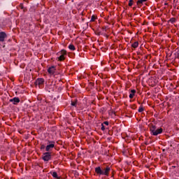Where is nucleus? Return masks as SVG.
Listing matches in <instances>:
<instances>
[{"label":"nucleus","mask_w":179,"mask_h":179,"mask_svg":"<svg viewBox=\"0 0 179 179\" xmlns=\"http://www.w3.org/2000/svg\"><path fill=\"white\" fill-rule=\"evenodd\" d=\"M110 171H111V168L108 166L105 169H103L101 166L95 168V173L97 176H106V177H108L110 176Z\"/></svg>","instance_id":"nucleus-1"},{"label":"nucleus","mask_w":179,"mask_h":179,"mask_svg":"<svg viewBox=\"0 0 179 179\" xmlns=\"http://www.w3.org/2000/svg\"><path fill=\"white\" fill-rule=\"evenodd\" d=\"M148 127H150V131L151 132V134L154 136H157V135H160V134H163V129L159 128L157 129V127L156 125L150 123Z\"/></svg>","instance_id":"nucleus-2"},{"label":"nucleus","mask_w":179,"mask_h":179,"mask_svg":"<svg viewBox=\"0 0 179 179\" xmlns=\"http://www.w3.org/2000/svg\"><path fill=\"white\" fill-rule=\"evenodd\" d=\"M110 30V28L108 26L103 27L102 31H100V29H97L95 32L96 36H101V34H106V33H108Z\"/></svg>","instance_id":"nucleus-3"},{"label":"nucleus","mask_w":179,"mask_h":179,"mask_svg":"<svg viewBox=\"0 0 179 179\" xmlns=\"http://www.w3.org/2000/svg\"><path fill=\"white\" fill-rule=\"evenodd\" d=\"M54 148H55V142L48 141V145L45 147V151L46 152H51V150H52V149H54Z\"/></svg>","instance_id":"nucleus-4"},{"label":"nucleus","mask_w":179,"mask_h":179,"mask_svg":"<svg viewBox=\"0 0 179 179\" xmlns=\"http://www.w3.org/2000/svg\"><path fill=\"white\" fill-rule=\"evenodd\" d=\"M1 100L3 101V106L8 104L9 101V94L7 92L1 94Z\"/></svg>","instance_id":"nucleus-5"},{"label":"nucleus","mask_w":179,"mask_h":179,"mask_svg":"<svg viewBox=\"0 0 179 179\" xmlns=\"http://www.w3.org/2000/svg\"><path fill=\"white\" fill-rule=\"evenodd\" d=\"M51 152H44L42 156V159L43 162H50L51 160Z\"/></svg>","instance_id":"nucleus-6"},{"label":"nucleus","mask_w":179,"mask_h":179,"mask_svg":"<svg viewBox=\"0 0 179 179\" xmlns=\"http://www.w3.org/2000/svg\"><path fill=\"white\" fill-rule=\"evenodd\" d=\"M36 86H38L39 89L43 88L44 85V80L43 78H38L35 82Z\"/></svg>","instance_id":"nucleus-7"},{"label":"nucleus","mask_w":179,"mask_h":179,"mask_svg":"<svg viewBox=\"0 0 179 179\" xmlns=\"http://www.w3.org/2000/svg\"><path fill=\"white\" fill-rule=\"evenodd\" d=\"M59 54L60 56L58 57L59 61H64L65 59V55H66V50H62Z\"/></svg>","instance_id":"nucleus-8"},{"label":"nucleus","mask_w":179,"mask_h":179,"mask_svg":"<svg viewBox=\"0 0 179 179\" xmlns=\"http://www.w3.org/2000/svg\"><path fill=\"white\" fill-rule=\"evenodd\" d=\"M10 103H13V104L16 105L18 103H20V99L19 97H14L9 100Z\"/></svg>","instance_id":"nucleus-9"},{"label":"nucleus","mask_w":179,"mask_h":179,"mask_svg":"<svg viewBox=\"0 0 179 179\" xmlns=\"http://www.w3.org/2000/svg\"><path fill=\"white\" fill-rule=\"evenodd\" d=\"M55 71H57V69H55V66H52L51 67L48 69V72L50 75H54V73H55Z\"/></svg>","instance_id":"nucleus-10"},{"label":"nucleus","mask_w":179,"mask_h":179,"mask_svg":"<svg viewBox=\"0 0 179 179\" xmlns=\"http://www.w3.org/2000/svg\"><path fill=\"white\" fill-rule=\"evenodd\" d=\"M5 38H8V35L6 34V33L1 31V42L3 43V41H5Z\"/></svg>","instance_id":"nucleus-11"},{"label":"nucleus","mask_w":179,"mask_h":179,"mask_svg":"<svg viewBox=\"0 0 179 179\" xmlns=\"http://www.w3.org/2000/svg\"><path fill=\"white\" fill-rule=\"evenodd\" d=\"M131 93L129 94V99H134V97L135 96V93H136V90H131Z\"/></svg>","instance_id":"nucleus-12"},{"label":"nucleus","mask_w":179,"mask_h":179,"mask_svg":"<svg viewBox=\"0 0 179 179\" xmlns=\"http://www.w3.org/2000/svg\"><path fill=\"white\" fill-rule=\"evenodd\" d=\"M50 174L54 177V178L59 179V177H58V173H57L56 171L50 172Z\"/></svg>","instance_id":"nucleus-13"},{"label":"nucleus","mask_w":179,"mask_h":179,"mask_svg":"<svg viewBox=\"0 0 179 179\" xmlns=\"http://www.w3.org/2000/svg\"><path fill=\"white\" fill-rule=\"evenodd\" d=\"M139 45V43L138 41L134 42L131 44V47L133 48H138V46Z\"/></svg>","instance_id":"nucleus-14"},{"label":"nucleus","mask_w":179,"mask_h":179,"mask_svg":"<svg viewBox=\"0 0 179 179\" xmlns=\"http://www.w3.org/2000/svg\"><path fill=\"white\" fill-rule=\"evenodd\" d=\"M148 0H138L137 1V5L138 6H141L143 3V2H146Z\"/></svg>","instance_id":"nucleus-15"},{"label":"nucleus","mask_w":179,"mask_h":179,"mask_svg":"<svg viewBox=\"0 0 179 179\" xmlns=\"http://www.w3.org/2000/svg\"><path fill=\"white\" fill-rule=\"evenodd\" d=\"M69 48L71 50V51H75L76 50L75 45H73V44H70L69 45Z\"/></svg>","instance_id":"nucleus-16"},{"label":"nucleus","mask_w":179,"mask_h":179,"mask_svg":"<svg viewBox=\"0 0 179 179\" xmlns=\"http://www.w3.org/2000/svg\"><path fill=\"white\" fill-rule=\"evenodd\" d=\"M96 20H97V17H96L94 15H92L90 22H96Z\"/></svg>","instance_id":"nucleus-17"},{"label":"nucleus","mask_w":179,"mask_h":179,"mask_svg":"<svg viewBox=\"0 0 179 179\" xmlns=\"http://www.w3.org/2000/svg\"><path fill=\"white\" fill-rule=\"evenodd\" d=\"M169 22H171V23H175V22H177V20H176V18H171L169 20Z\"/></svg>","instance_id":"nucleus-18"},{"label":"nucleus","mask_w":179,"mask_h":179,"mask_svg":"<svg viewBox=\"0 0 179 179\" xmlns=\"http://www.w3.org/2000/svg\"><path fill=\"white\" fill-rule=\"evenodd\" d=\"M143 107L142 106H140L139 108H138V113H143Z\"/></svg>","instance_id":"nucleus-19"},{"label":"nucleus","mask_w":179,"mask_h":179,"mask_svg":"<svg viewBox=\"0 0 179 179\" xmlns=\"http://www.w3.org/2000/svg\"><path fill=\"white\" fill-rule=\"evenodd\" d=\"M101 125V131H106V127H104V124L102 123Z\"/></svg>","instance_id":"nucleus-20"},{"label":"nucleus","mask_w":179,"mask_h":179,"mask_svg":"<svg viewBox=\"0 0 179 179\" xmlns=\"http://www.w3.org/2000/svg\"><path fill=\"white\" fill-rule=\"evenodd\" d=\"M133 4H134V1L132 0H129V6H132Z\"/></svg>","instance_id":"nucleus-21"},{"label":"nucleus","mask_w":179,"mask_h":179,"mask_svg":"<svg viewBox=\"0 0 179 179\" xmlns=\"http://www.w3.org/2000/svg\"><path fill=\"white\" fill-rule=\"evenodd\" d=\"M76 103H77V101L76 102L71 101V106H73V107H76Z\"/></svg>","instance_id":"nucleus-22"},{"label":"nucleus","mask_w":179,"mask_h":179,"mask_svg":"<svg viewBox=\"0 0 179 179\" xmlns=\"http://www.w3.org/2000/svg\"><path fill=\"white\" fill-rule=\"evenodd\" d=\"M45 148V145H42L41 146V150H44Z\"/></svg>","instance_id":"nucleus-23"},{"label":"nucleus","mask_w":179,"mask_h":179,"mask_svg":"<svg viewBox=\"0 0 179 179\" xmlns=\"http://www.w3.org/2000/svg\"><path fill=\"white\" fill-rule=\"evenodd\" d=\"M102 124H103V125H108V122H107V121H106V122H103V123H102Z\"/></svg>","instance_id":"nucleus-24"},{"label":"nucleus","mask_w":179,"mask_h":179,"mask_svg":"<svg viewBox=\"0 0 179 179\" xmlns=\"http://www.w3.org/2000/svg\"><path fill=\"white\" fill-rule=\"evenodd\" d=\"M21 9H23V6L21 5Z\"/></svg>","instance_id":"nucleus-25"},{"label":"nucleus","mask_w":179,"mask_h":179,"mask_svg":"<svg viewBox=\"0 0 179 179\" xmlns=\"http://www.w3.org/2000/svg\"><path fill=\"white\" fill-rule=\"evenodd\" d=\"M87 26H89V24L88 23H87V24H85Z\"/></svg>","instance_id":"nucleus-26"},{"label":"nucleus","mask_w":179,"mask_h":179,"mask_svg":"<svg viewBox=\"0 0 179 179\" xmlns=\"http://www.w3.org/2000/svg\"><path fill=\"white\" fill-rule=\"evenodd\" d=\"M0 41H1V33H0Z\"/></svg>","instance_id":"nucleus-27"},{"label":"nucleus","mask_w":179,"mask_h":179,"mask_svg":"<svg viewBox=\"0 0 179 179\" xmlns=\"http://www.w3.org/2000/svg\"><path fill=\"white\" fill-rule=\"evenodd\" d=\"M153 26H156V24H153Z\"/></svg>","instance_id":"nucleus-28"},{"label":"nucleus","mask_w":179,"mask_h":179,"mask_svg":"<svg viewBox=\"0 0 179 179\" xmlns=\"http://www.w3.org/2000/svg\"><path fill=\"white\" fill-rule=\"evenodd\" d=\"M3 48H5V45H3Z\"/></svg>","instance_id":"nucleus-29"},{"label":"nucleus","mask_w":179,"mask_h":179,"mask_svg":"<svg viewBox=\"0 0 179 179\" xmlns=\"http://www.w3.org/2000/svg\"><path fill=\"white\" fill-rule=\"evenodd\" d=\"M90 26H92V24H90Z\"/></svg>","instance_id":"nucleus-30"},{"label":"nucleus","mask_w":179,"mask_h":179,"mask_svg":"<svg viewBox=\"0 0 179 179\" xmlns=\"http://www.w3.org/2000/svg\"><path fill=\"white\" fill-rule=\"evenodd\" d=\"M3 179H5V178H3Z\"/></svg>","instance_id":"nucleus-31"}]
</instances>
